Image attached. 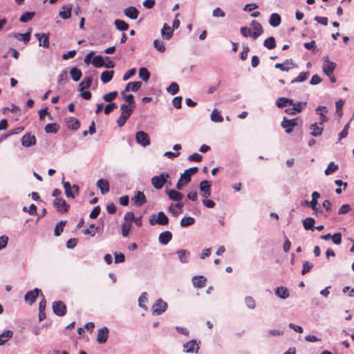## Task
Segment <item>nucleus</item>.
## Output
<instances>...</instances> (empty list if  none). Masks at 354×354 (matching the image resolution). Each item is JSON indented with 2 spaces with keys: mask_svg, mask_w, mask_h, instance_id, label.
I'll return each mask as SVG.
<instances>
[{
  "mask_svg": "<svg viewBox=\"0 0 354 354\" xmlns=\"http://www.w3.org/2000/svg\"><path fill=\"white\" fill-rule=\"evenodd\" d=\"M149 223L151 225H167L169 223V218L163 212L158 214H152L149 218Z\"/></svg>",
  "mask_w": 354,
  "mask_h": 354,
  "instance_id": "1",
  "label": "nucleus"
},
{
  "mask_svg": "<svg viewBox=\"0 0 354 354\" xmlns=\"http://www.w3.org/2000/svg\"><path fill=\"white\" fill-rule=\"evenodd\" d=\"M169 178V174L166 172L161 173L158 176H155L151 178V185L156 189H160L163 187L165 184L167 183V178Z\"/></svg>",
  "mask_w": 354,
  "mask_h": 354,
  "instance_id": "2",
  "label": "nucleus"
},
{
  "mask_svg": "<svg viewBox=\"0 0 354 354\" xmlns=\"http://www.w3.org/2000/svg\"><path fill=\"white\" fill-rule=\"evenodd\" d=\"M336 66V63L329 60L328 55L323 57L322 71L326 75L330 77L333 73Z\"/></svg>",
  "mask_w": 354,
  "mask_h": 354,
  "instance_id": "3",
  "label": "nucleus"
},
{
  "mask_svg": "<svg viewBox=\"0 0 354 354\" xmlns=\"http://www.w3.org/2000/svg\"><path fill=\"white\" fill-rule=\"evenodd\" d=\"M167 308V304L162 301L161 299H158L152 306V313L153 315H159L163 313Z\"/></svg>",
  "mask_w": 354,
  "mask_h": 354,
  "instance_id": "4",
  "label": "nucleus"
},
{
  "mask_svg": "<svg viewBox=\"0 0 354 354\" xmlns=\"http://www.w3.org/2000/svg\"><path fill=\"white\" fill-rule=\"evenodd\" d=\"M199 189L201 195L204 198L211 196V182L204 180L200 183Z\"/></svg>",
  "mask_w": 354,
  "mask_h": 354,
  "instance_id": "5",
  "label": "nucleus"
},
{
  "mask_svg": "<svg viewBox=\"0 0 354 354\" xmlns=\"http://www.w3.org/2000/svg\"><path fill=\"white\" fill-rule=\"evenodd\" d=\"M306 102H296L292 105V108H288L285 109V113L291 115H295L297 113L301 112L304 110V109L306 106Z\"/></svg>",
  "mask_w": 354,
  "mask_h": 354,
  "instance_id": "6",
  "label": "nucleus"
},
{
  "mask_svg": "<svg viewBox=\"0 0 354 354\" xmlns=\"http://www.w3.org/2000/svg\"><path fill=\"white\" fill-rule=\"evenodd\" d=\"M53 310L57 316H64L66 313V306L62 301H56L53 303Z\"/></svg>",
  "mask_w": 354,
  "mask_h": 354,
  "instance_id": "7",
  "label": "nucleus"
},
{
  "mask_svg": "<svg viewBox=\"0 0 354 354\" xmlns=\"http://www.w3.org/2000/svg\"><path fill=\"white\" fill-rule=\"evenodd\" d=\"M297 124V119L288 120L286 117L283 118L281 123V126L285 129V131L287 133H292L294 127H296Z\"/></svg>",
  "mask_w": 354,
  "mask_h": 354,
  "instance_id": "8",
  "label": "nucleus"
},
{
  "mask_svg": "<svg viewBox=\"0 0 354 354\" xmlns=\"http://www.w3.org/2000/svg\"><path fill=\"white\" fill-rule=\"evenodd\" d=\"M136 142L141 146L145 147L150 144L149 137L147 133L143 131H139L136 134Z\"/></svg>",
  "mask_w": 354,
  "mask_h": 354,
  "instance_id": "9",
  "label": "nucleus"
},
{
  "mask_svg": "<svg viewBox=\"0 0 354 354\" xmlns=\"http://www.w3.org/2000/svg\"><path fill=\"white\" fill-rule=\"evenodd\" d=\"M41 292V290L35 288L32 290H29L26 292L24 296V299L26 302H28L30 305L34 304L36 301L37 297H39V294Z\"/></svg>",
  "mask_w": 354,
  "mask_h": 354,
  "instance_id": "10",
  "label": "nucleus"
},
{
  "mask_svg": "<svg viewBox=\"0 0 354 354\" xmlns=\"http://www.w3.org/2000/svg\"><path fill=\"white\" fill-rule=\"evenodd\" d=\"M185 351L187 353H197L199 350V346L196 342V340L192 339L183 344Z\"/></svg>",
  "mask_w": 354,
  "mask_h": 354,
  "instance_id": "11",
  "label": "nucleus"
},
{
  "mask_svg": "<svg viewBox=\"0 0 354 354\" xmlns=\"http://www.w3.org/2000/svg\"><path fill=\"white\" fill-rule=\"evenodd\" d=\"M54 206L57 208L59 212H66L69 209V205L66 203V201L62 198H57L53 202Z\"/></svg>",
  "mask_w": 354,
  "mask_h": 354,
  "instance_id": "12",
  "label": "nucleus"
},
{
  "mask_svg": "<svg viewBox=\"0 0 354 354\" xmlns=\"http://www.w3.org/2000/svg\"><path fill=\"white\" fill-rule=\"evenodd\" d=\"M250 26L254 30L252 32L254 39H257L263 34V29L261 24L259 21L252 20L250 23Z\"/></svg>",
  "mask_w": 354,
  "mask_h": 354,
  "instance_id": "13",
  "label": "nucleus"
},
{
  "mask_svg": "<svg viewBox=\"0 0 354 354\" xmlns=\"http://www.w3.org/2000/svg\"><path fill=\"white\" fill-rule=\"evenodd\" d=\"M109 328L104 326L97 330V342L99 344H104L109 337Z\"/></svg>",
  "mask_w": 354,
  "mask_h": 354,
  "instance_id": "14",
  "label": "nucleus"
},
{
  "mask_svg": "<svg viewBox=\"0 0 354 354\" xmlns=\"http://www.w3.org/2000/svg\"><path fill=\"white\" fill-rule=\"evenodd\" d=\"M198 169L197 167H190L180 174V177L184 180V184H188L191 181V177L192 175L198 171Z\"/></svg>",
  "mask_w": 354,
  "mask_h": 354,
  "instance_id": "15",
  "label": "nucleus"
},
{
  "mask_svg": "<svg viewBox=\"0 0 354 354\" xmlns=\"http://www.w3.org/2000/svg\"><path fill=\"white\" fill-rule=\"evenodd\" d=\"M73 5L71 3L64 4L59 12V16L63 19H68L71 17Z\"/></svg>",
  "mask_w": 354,
  "mask_h": 354,
  "instance_id": "16",
  "label": "nucleus"
},
{
  "mask_svg": "<svg viewBox=\"0 0 354 354\" xmlns=\"http://www.w3.org/2000/svg\"><path fill=\"white\" fill-rule=\"evenodd\" d=\"M140 12L135 6H129L124 10V15L130 19L136 20L138 18Z\"/></svg>",
  "mask_w": 354,
  "mask_h": 354,
  "instance_id": "17",
  "label": "nucleus"
},
{
  "mask_svg": "<svg viewBox=\"0 0 354 354\" xmlns=\"http://www.w3.org/2000/svg\"><path fill=\"white\" fill-rule=\"evenodd\" d=\"M36 144V138L30 133H26L21 138V145L26 147H30Z\"/></svg>",
  "mask_w": 354,
  "mask_h": 354,
  "instance_id": "18",
  "label": "nucleus"
},
{
  "mask_svg": "<svg viewBox=\"0 0 354 354\" xmlns=\"http://www.w3.org/2000/svg\"><path fill=\"white\" fill-rule=\"evenodd\" d=\"M295 66V64L292 59H286L283 63H277L274 66L276 68H279L282 71H288Z\"/></svg>",
  "mask_w": 354,
  "mask_h": 354,
  "instance_id": "19",
  "label": "nucleus"
},
{
  "mask_svg": "<svg viewBox=\"0 0 354 354\" xmlns=\"http://www.w3.org/2000/svg\"><path fill=\"white\" fill-rule=\"evenodd\" d=\"M131 201L138 207L146 203L147 200L145 194L142 192L138 191Z\"/></svg>",
  "mask_w": 354,
  "mask_h": 354,
  "instance_id": "20",
  "label": "nucleus"
},
{
  "mask_svg": "<svg viewBox=\"0 0 354 354\" xmlns=\"http://www.w3.org/2000/svg\"><path fill=\"white\" fill-rule=\"evenodd\" d=\"M97 187L100 189L102 194H105L109 192V183L106 179L101 178L98 180Z\"/></svg>",
  "mask_w": 354,
  "mask_h": 354,
  "instance_id": "21",
  "label": "nucleus"
},
{
  "mask_svg": "<svg viewBox=\"0 0 354 354\" xmlns=\"http://www.w3.org/2000/svg\"><path fill=\"white\" fill-rule=\"evenodd\" d=\"M166 193L169 198L174 201L178 202L183 198V194L175 189H167Z\"/></svg>",
  "mask_w": 354,
  "mask_h": 354,
  "instance_id": "22",
  "label": "nucleus"
},
{
  "mask_svg": "<svg viewBox=\"0 0 354 354\" xmlns=\"http://www.w3.org/2000/svg\"><path fill=\"white\" fill-rule=\"evenodd\" d=\"M172 239V234L169 231H165L159 234L158 241L162 245H167Z\"/></svg>",
  "mask_w": 354,
  "mask_h": 354,
  "instance_id": "23",
  "label": "nucleus"
},
{
  "mask_svg": "<svg viewBox=\"0 0 354 354\" xmlns=\"http://www.w3.org/2000/svg\"><path fill=\"white\" fill-rule=\"evenodd\" d=\"M206 281V278L202 275L194 276L192 278V283L194 286L198 288H203L205 286Z\"/></svg>",
  "mask_w": 354,
  "mask_h": 354,
  "instance_id": "24",
  "label": "nucleus"
},
{
  "mask_svg": "<svg viewBox=\"0 0 354 354\" xmlns=\"http://www.w3.org/2000/svg\"><path fill=\"white\" fill-rule=\"evenodd\" d=\"M179 261L182 263H187L189 261L190 252L185 249H181L176 251Z\"/></svg>",
  "mask_w": 354,
  "mask_h": 354,
  "instance_id": "25",
  "label": "nucleus"
},
{
  "mask_svg": "<svg viewBox=\"0 0 354 354\" xmlns=\"http://www.w3.org/2000/svg\"><path fill=\"white\" fill-rule=\"evenodd\" d=\"M135 107H132L128 105H126V104H122L120 105V110L122 111L121 115L122 116H124V118L129 119L131 115L132 114Z\"/></svg>",
  "mask_w": 354,
  "mask_h": 354,
  "instance_id": "26",
  "label": "nucleus"
},
{
  "mask_svg": "<svg viewBox=\"0 0 354 354\" xmlns=\"http://www.w3.org/2000/svg\"><path fill=\"white\" fill-rule=\"evenodd\" d=\"M31 29H29L26 33H14L13 37L19 41H23L24 43H28L30 39Z\"/></svg>",
  "mask_w": 354,
  "mask_h": 354,
  "instance_id": "27",
  "label": "nucleus"
},
{
  "mask_svg": "<svg viewBox=\"0 0 354 354\" xmlns=\"http://www.w3.org/2000/svg\"><path fill=\"white\" fill-rule=\"evenodd\" d=\"M275 295L283 299H287L289 297L288 290L283 286L277 287L275 289Z\"/></svg>",
  "mask_w": 354,
  "mask_h": 354,
  "instance_id": "28",
  "label": "nucleus"
},
{
  "mask_svg": "<svg viewBox=\"0 0 354 354\" xmlns=\"http://www.w3.org/2000/svg\"><path fill=\"white\" fill-rule=\"evenodd\" d=\"M310 135L313 137H317L322 135L323 128L318 126V123L315 122L310 126Z\"/></svg>",
  "mask_w": 354,
  "mask_h": 354,
  "instance_id": "29",
  "label": "nucleus"
},
{
  "mask_svg": "<svg viewBox=\"0 0 354 354\" xmlns=\"http://www.w3.org/2000/svg\"><path fill=\"white\" fill-rule=\"evenodd\" d=\"M62 184L65 190V194L67 198H75V194L72 192V187L71 183L68 181L62 180Z\"/></svg>",
  "mask_w": 354,
  "mask_h": 354,
  "instance_id": "30",
  "label": "nucleus"
},
{
  "mask_svg": "<svg viewBox=\"0 0 354 354\" xmlns=\"http://www.w3.org/2000/svg\"><path fill=\"white\" fill-rule=\"evenodd\" d=\"M281 22V18L277 13H272L269 19V24L272 27H277Z\"/></svg>",
  "mask_w": 354,
  "mask_h": 354,
  "instance_id": "31",
  "label": "nucleus"
},
{
  "mask_svg": "<svg viewBox=\"0 0 354 354\" xmlns=\"http://www.w3.org/2000/svg\"><path fill=\"white\" fill-rule=\"evenodd\" d=\"M161 35L164 39L168 40L173 36V30L167 24H164Z\"/></svg>",
  "mask_w": 354,
  "mask_h": 354,
  "instance_id": "32",
  "label": "nucleus"
},
{
  "mask_svg": "<svg viewBox=\"0 0 354 354\" xmlns=\"http://www.w3.org/2000/svg\"><path fill=\"white\" fill-rule=\"evenodd\" d=\"M303 226L306 230H312L314 231L315 227L314 224L315 223V221L313 218L308 217L303 220Z\"/></svg>",
  "mask_w": 354,
  "mask_h": 354,
  "instance_id": "33",
  "label": "nucleus"
},
{
  "mask_svg": "<svg viewBox=\"0 0 354 354\" xmlns=\"http://www.w3.org/2000/svg\"><path fill=\"white\" fill-rule=\"evenodd\" d=\"M13 336V331L11 330H4L0 335V345L4 344Z\"/></svg>",
  "mask_w": 354,
  "mask_h": 354,
  "instance_id": "34",
  "label": "nucleus"
},
{
  "mask_svg": "<svg viewBox=\"0 0 354 354\" xmlns=\"http://www.w3.org/2000/svg\"><path fill=\"white\" fill-rule=\"evenodd\" d=\"M141 86H142L141 82H139V81L131 82L127 84V86L124 88V91H131L136 92L141 87Z\"/></svg>",
  "mask_w": 354,
  "mask_h": 354,
  "instance_id": "35",
  "label": "nucleus"
},
{
  "mask_svg": "<svg viewBox=\"0 0 354 354\" xmlns=\"http://www.w3.org/2000/svg\"><path fill=\"white\" fill-rule=\"evenodd\" d=\"M92 82V77H85L84 80L79 84L80 91H82L84 88H89L91 86Z\"/></svg>",
  "mask_w": 354,
  "mask_h": 354,
  "instance_id": "36",
  "label": "nucleus"
},
{
  "mask_svg": "<svg viewBox=\"0 0 354 354\" xmlns=\"http://www.w3.org/2000/svg\"><path fill=\"white\" fill-rule=\"evenodd\" d=\"M113 71H104L101 74V81L104 83L109 82L113 77Z\"/></svg>",
  "mask_w": 354,
  "mask_h": 354,
  "instance_id": "37",
  "label": "nucleus"
},
{
  "mask_svg": "<svg viewBox=\"0 0 354 354\" xmlns=\"http://www.w3.org/2000/svg\"><path fill=\"white\" fill-rule=\"evenodd\" d=\"M114 24L116 29L120 31H125L129 28V24L122 19H115Z\"/></svg>",
  "mask_w": 354,
  "mask_h": 354,
  "instance_id": "38",
  "label": "nucleus"
},
{
  "mask_svg": "<svg viewBox=\"0 0 354 354\" xmlns=\"http://www.w3.org/2000/svg\"><path fill=\"white\" fill-rule=\"evenodd\" d=\"M70 74L73 80L75 82H78L82 75L81 70L76 67H73L71 69Z\"/></svg>",
  "mask_w": 354,
  "mask_h": 354,
  "instance_id": "39",
  "label": "nucleus"
},
{
  "mask_svg": "<svg viewBox=\"0 0 354 354\" xmlns=\"http://www.w3.org/2000/svg\"><path fill=\"white\" fill-rule=\"evenodd\" d=\"M59 129V126L56 123H50L46 125L45 131L47 133H57Z\"/></svg>",
  "mask_w": 354,
  "mask_h": 354,
  "instance_id": "40",
  "label": "nucleus"
},
{
  "mask_svg": "<svg viewBox=\"0 0 354 354\" xmlns=\"http://www.w3.org/2000/svg\"><path fill=\"white\" fill-rule=\"evenodd\" d=\"M263 46L269 50H272L276 47V41L274 37H269L263 41Z\"/></svg>",
  "mask_w": 354,
  "mask_h": 354,
  "instance_id": "41",
  "label": "nucleus"
},
{
  "mask_svg": "<svg viewBox=\"0 0 354 354\" xmlns=\"http://www.w3.org/2000/svg\"><path fill=\"white\" fill-rule=\"evenodd\" d=\"M67 126L68 128L73 130H77L80 128V124L79 120L75 118H70L67 121Z\"/></svg>",
  "mask_w": 354,
  "mask_h": 354,
  "instance_id": "42",
  "label": "nucleus"
},
{
  "mask_svg": "<svg viewBox=\"0 0 354 354\" xmlns=\"http://www.w3.org/2000/svg\"><path fill=\"white\" fill-rule=\"evenodd\" d=\"M211 120L214 122H221L223 118L216 109H214L210 115Z\"/></svg>",
  "mask_w": 354,
  "mask_h": 354,
  "instance_id": "43",
  "label": "nucleus"
},
{
  "mask_svg": "<svg viewBox=\"0 0 354 354\" xmlns=\"http://www.w3.org/2000/svg\"><path fill=\"white\" fill-rule=\"evenodd\" d=\"M92 64L95 68H101L104 65V58L101 55H96L93 57Z\"/></svg>",
  "mask_w": 354,
  "mask_h": 354,
  "instance_id": "44",
  "label": "nucleus"
},
{
  "mask_svg": "<svg viewBox=\"0 0 354 354\" xmlns=\"http://www.w3.org/2000/svg\"><path fill=\"white\" fill-rule=\"evenodd\" d=\"M35 15V12H26L20 17L19 21L22 23H26L30 21Z\"/></svg>",
  "mask_w": 354,
  "mask_h": 354,
  "instance_id": "45",
  "label": "nucleus"
},
{
  "mask_svg": "<svg viewBox=\"0 0 354 354\" xmlns=\"http://www.w3.org/2000/svg\"><path fill=\"white\" fill-rule=\"evenodd\" d=\"M139 77L144 82H147L150 78V73L146 68L142 67L139 69Z\"/></svg>",
  "mask_w": 354,
  "mask_h": 354,
  "instance_id": "46",
  "label": "nucleus"
},
{
  "mask_svg": "<svg viewBox=\"0 0 354 354\" xmlns=\"http://www.w3.org/2000/svg\"><path fill=\"white\" fill-rule=\"evenodd\" d=\"M195 222V219L191 216H184L180 221V225L182 227H188L192 225Z\"/></svg>",
  "mask_w": 354,
  "mask_h": 354,
  "instance_id": "47",
  "label": "nucleus"
},
{
  "mask_svg": "<svg viewBox=\"0 0 354 354\" xmlns=\"http://www.w3.org/2000/svg\"><path fill=\"white\" fill-rule=\"evenodd\" d=\"M308 75H309L308 72H301V73H300L299 75L297 77H295V79H293L291 81V84H294V83H296V82H304L305 80H307Z\"/></svg>",
  "mask_w": 354,
  "mask_h": 354,
  "instance_id": "48",
  "label": "nucleus"
},
{
  "mask_svg": "<svg viewBox=\"0 0 354 354\" xmlns=\"http://www.w3.org/2000/svg\"><path fill=\"white\" fill-rule=\"evenodd\" d=\"M66 222L65 221H61L56 225V226L54 229L55 236H58L61 234V233L64 230V226L66 225Z\"/></svg>",
  "mask_w": 354,
  "mask_h": 354,
  "instance_id": "49",
  "label": "nucleus"
},
{
  "mask_svg": "<svg viewBox=\"0 0 354 354\" xmlns=\"http://www.w3.org/2000/svg\"><path fill=\"white\" fill-rule=\"evenodd\" d=\"M337 169H338V165L335 164L334 162H331L328 165L327 168L325 169L324 174L326 176H328V175L333 174Z\"/></svg>",
  "mask_w": 354,
  "mask_h": 354,
  "instance_id": "50",
  "label": "nucleus"
},
{
  "mask_svg": "<svg viewBox=\"0 0 354 354\" xmlns=\"http://www.w3.org/2000/svg\"><path fill=\"white\" fill-rule=\"evenodd\" d=\"M240 32H241V34L245 37H252L253 38V35H252V28H249V27H247V26H243L240 29Z\"/></svg>",
  "mask_w": 354,
  "mask_h": 354,
  "instance_id": "51",
  "label": "nucleus"
},
{
  "mask_svg": "<svg viewBox=\"0 0 354 354\" xmlns=\"http://www.w3.org/2000/svg\"><path fill=\"white\" fill-rule=\"evenodd\" d=\"M118 96L117 91H112L108 93H106L103 95L102 99L105 102H111Z\"/></svg>",
  "mask_w": 354,
  "mask_h": 354,
  "instance_id": "52",
  "label": "nucleus"
},
{
  "mask_svg": "<svg viewBox=\"0 0 354 354\" xmlns=\"http://www.w3.org/2000/svg\"><path fill=\"white\" fill-rule=\"evenodd\" d=\"M168 93L171 95H176L179 91V86L177 83L172 82L169 86L167 88Z\"/></svg>",
  "mask_w": 354,
  "mask_h": 354,
  "instance_id": "53",
  "label": "nucleus"
},
{
  "mask_svg": "<svg viewBox=\"0 0 354 354\" xmlns=\"http://www.w3.org/2000/svg\"><path fill=\"white\" fill-rule=\"evenodd\" d=\"M154 48L160 53H163L165 50V47L163 41L158 39L153 41Z\"/></svg>",
  "mask_w": 354,
  "mask_h": 354,
  "instance_id": "54",
  "label": "nucleus"
},
{
  "mask_svg": "<svg viewBox=\"0 0 354 354\" xmlns=\"http://www.w3.org/2000/svg\"><path fill=\"white\" fill-rule=\"evenodd\" d=\"M246 306L250 309H254L256 307V302L252 297H246L245 299Z\"/></svg>",
  "mask_w": 354,
  "mask_h": 354,
  "instance_id": "55",
  "label": "nucleus"
},
{
  "mask_svg": "<svg viewBox=\"0 0 354 354\" xmlns=\"http://www.w3.org/2000/svg\"><path fill=\"white\" fill-rule=\"evenodd\" d=\"M124 99L126 101V105L136 107L135 102H134V96L132 94H129L127 95H124Z\"/></svg>",
  "mask_w": 354,
  "mask_h": 354,
  "instance_id": "56",
  "label": "nucleus"
},
{
  "mask_svg": "<svg viewBox=\"0 0 354 354\" xmlns=\"http://www.w3.org/2000/svg\"><path fill=\"white\" fill-rule=\"evenodd\" d=\"M49 34H45L44 37L42 38V39L41 40L40 39V41L39 42V46H43L44 48H48L49 46H50V42H49V37H48Z\"/></svg>",
  "mask_w": 354,
  "mask_h": 354,
  "instance_id": "57",
  "label": "nucleus"
},
{
  "mask_svg": "<svg viewBox=\"0 0 354 354\" xmlns=\"http://www.w3.org/2000/svg\"><path fill=\"white\" fill-rule=\"evenodd\" d=\"M287 97H279L276 101V105L279 108H284L287 106Z\"/></svg>",
  "mask_w": 354,
  "mask_h": 354,
  "instance_id": "58",
  "label": "nucleus"
},
{
  "mask_svg": "<svg viewBox=\"0 0 354 354\" xmlns=\"http://www.w3.org/2000/svg\"><path fill=\"white\" fill-rule=\"evenodd\" d=\"M147 292H144L141 294L138 299L139 306L140 307L146 309V306L142 304L143 303H145L147 301Z\"/></svg>",
  "mask_w": 354,
  "mask_h": 354,
  "instance_id": "59",
  "label": "nucleus"
},
{
  "mask_svg": "<svg viewBox=\"0 0 354 354\" xmlns=\"http://www.w3.org/2000/svg\"><path fill=\"white\" fill-rule=\"evenodd\" d=\"M313 267V264L308 262V261H304L303 263V269L301 270L302 274H306L308 273L311 268Z\"/></svg>",
  "mask_w": 354,
  "mask_h": 354,
  "instance_id": "60",
  "label": "nucleus"
},
{
  "mask_svg": "<svg viewBox=\"0 0 354 354\" xmlns=\"http://www.w3.org/2000/svg\"><path fill=\"white\" fill-rule=\"evenodd\" d=\"M117 107V105L115 102H111L106 105L104 113L106 115H109L114 109Z\"/></svg>",
  "mask_w": 354,
  "mask_h": 354,
  "instance_id": "61",
  "label": "nucleus"
},
{
  "mask_svg": "<svg viewBox=\"0 0 354 354\" xmlns=\"http://www.w3.org/2000/svg\"><path fill=\"white\" fill-rule=\"evenodd\" d=\"M136 69L135 68L128 70L123 75L122 80L124 81L128 80L131 77L135 75Z\"/></svg>",
  "mask_w": 354,
  "mask_h": 354,
  "instance_id": "62",
  "label": "nucleus"
},
{
  "mask_svg": "<svg viewBox=\"0 0 354 354\" xmlns=\"http://www.w3.org/2000/svg\"><path fill=\"white\" fill-rule=\"evenodd\" d=\"M172 104L175 108L180 109L182 106V97L181 96L175 97L172 100Z\"/></svg>",
  "mask_w": 354,
  "mask_h": 354,
  "instance_id": "63",
  "label": "nucleus"
},
{
  "mask_svg": "<svg viewBox=\"0 0 354 354\" xmlns=\"http://www.w3.org/2000/svg\"><path fill=\"white\" fill-rule=\"evenodd\" d=\"M68 80V74L67 71L64 70L61 72L58 77V83L61 84L63 82H66Z\"/></svg>",
  "mask_w": 354,
  "mask_h": 354,
  "instance_id": "64",
  "label": "nucleus"
}]
</instances>
